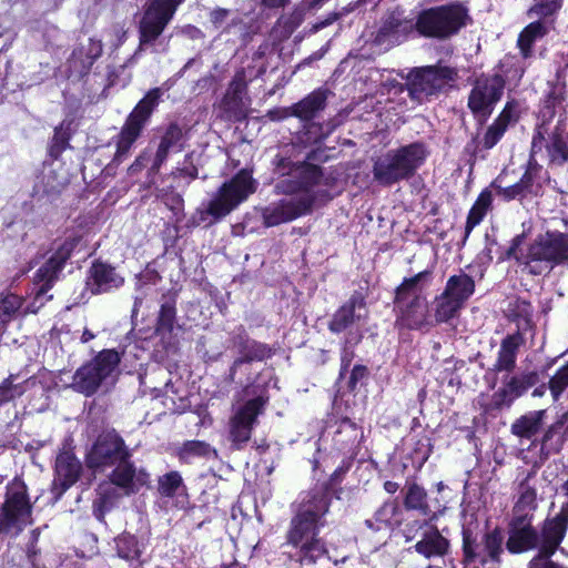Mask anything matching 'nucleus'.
Wrapping results in <instances>:
<instances>
[{
	"label": "nucleus",
	"mask_w": 568,
	"mask_h": 568,
	"mask_svg": "<svg viewBox=\"0 0 568 568\" xmlns=\"http://www.w3.org/2000/svg\"><path fill=\"white\" fill-rule=\"evenodd\" d=\"M333 498L320 485L300 494L282 544L283 556L291 565L311 568L328 556L327 544L320 534Z\"/></svg>",
	"instance_id": "1"
},
{
	"label": "nucleus",
	"mask_w": 568,
	"mask_h": 568,
	"mask_svg": "<svg viewBox=\"0 0 568 568\" xmlns=\"http://www.w3.org/2000/svg\"><path fill=\"white\" fill-rule=\"evenodd\" d=\"M276 176L273 192L282 195L261 207V216L266 227L277 226L308 213L314 204L313 189L323 176L318 165L293 162L290 156L278 153L272 161Z\"/></svg>",
	"instance_id": "2"
},
{
	"label": "nucleus",
	"mask_w": 568,
	"mask_h": 568,
	"mask_svg": "<svg viewBox=\"0 0 568 568\" xmlns=\"http://www.w3.org/2000/svg\"><path fill=\"white\" fill-rule=\"evenodd\" d=\"M531 516H511L507 524L505 548L510 555L536 554L564 541L568 531V501L555 516H547L538 526Z\"/></svg>",
	"instance_id": "3"
},
{
	"label": "nucleus",
	"mask_w": 568,
	"mask_h": 568,
	"mask_svg": "<svg viewBox=\"0 0 568 568\" xmlns=\"http://www.w3.org/2000/svg\"><path fill=\"white\" fill-rule=\"evenodd\" d=\"M510 321L516 322L517 329L507 334L500 342L496 361L490 372L496 374L506 373L503 377V388L508 392L513 399L521 397L525 392L518 375H510L517 366V357L520 348L526 344L525 334L534 328L531 320V304L518 300L516 310L511 311Z\"/></svg>",
	"instance_id": "4"
},
{
	"label": "nucleus",
	"mask_w": 568,
	"mask_h": 568,
	"mask_svg": "<svg viewBox=\"0 0 568 568\" xmlns=\"http://www.w3.org/2000/svg\"><path fill=\"white\" fill-rule=\"evenodd\" d=\"M428 154L427 145L420 141L388 150L373 160V179L382 186L409 180L424 164Z\"/></svg>",
	"instance_id": "5"
},
{
	"label": "nucleus",
	"mask_w": 568,
	"mask_h": 568,
	"mask_svg": "<svg viewBox=\"0 0 568 568\" xmlns=\"http://www.w3.org/2000/svg\"><path fill=\"white\" fill-rule=\"evenodd\" d=\"M439 514L430 518L414 519L407 521L403 528V537L406 542L416 539L408 549L415 551L427 560L444 559L452 552L450 539L445 535L448 528L439 529L436 525Z\"/></svg>",
	"instance_id": "6"
},
{
	"label": "nucleus",
	"mask_w": 568,
	"mask_h": 568,
	"mask_svg": "<svg viewBox=\"0 0 568 568\" xmlns=\"http://www.w3.org/2000/svg\"><path fill=\"white\" fill-rule=\"evenodd\" d=\"M33 503L28 486L20 476H16L6 486L4 500L0 507V535L21 534L33 523Z\"/></svg>",
	"instance_id": "7"
},
{
	"label": "nucleus",
	"mask_w": 568,
	"mask_h": 568,
	"mask_svg": "<svg viewBox=\"0 0 568 568\" xmlns=\"http://www.w3.org/2000/svg\"><path fill=\"white\" fill-rule=\"evenodd\" d=\"M120 363L121 354L115 348H104L74 372L70 386L74 392L91 397L98 393Z\"/></svg>",
	"instance_id": "8"
},
{
	"label": "nucleus",
	"mask_w": 568,
	"mask_h": 568,
	"mask_svg": "<svg viewBox=\"0 0 568 568\" xmlns=\"http://www.w3.org/2000/svg\"><path fill=\"white\" fill-rule=\"evenodd\" d=\"M505 535L500 526L487 528L481 535L480 545L473 531L462 530V565L467 568L477 560L485 567L488 564L500 565L505 551Z\"/></svg>",
	"instance_id": "9"
},
{
	"label": "nucleus",
	"mask_w": 568,
	"mask_h": 568,
	"mask_svg": "<svg viewBox=\"0 0 568 568\" xmlns=\"http://www.w3.org/2000/svg\"><path fill=\"white\" fill-rule=\"evenodd\" d=\"M467 9L450 3L423 10L417 17V32L426 38L446 40L465 26Z\"/></svg>",
	"instance_id": "10"
},
{
	"label": "nucleus",
	"mask_w": 568,
	"mask_h": 568,
	"mask_svg": "<svg viewBox=\"0 0 568 568\" xmlns=\"http://www.w3.org/2000/svg\"><path fill=\"white\" fill-rule=\"evenodd\" d=\"M423 286H396L394 304L398 311L396 323L407 329H422L433 325Z\"/></svg>",
	"instance_id": "11"
},
{
	"label": "nucleus",
	"mask_w": 568,
	"mask_h": 568,
	"mask_svg": "<svg viewBox=\"0 0 568 568\" xmlns=\"http://www.w3.org/2000/svg\"><path fill=\"white\" fill-rule=\"evenodd\" d=\"M455 68L436 64L412 69L406 75V87L412 100L422 103L457 79Z\"/></svg>",
	"instance_id": "12"
},
{
	"label": "nucleus",
	"mask_w": 568,
	"mask_h": 568,
	"mask_svg": "<svg viewBox=\"0 0 568 568\" xmlns=\"http://www.w3.org/2000/svg\"><path fill=\"white\" fill-rule=\"evenodd\" d=\"M161 98L159 88L151 89L129 114L116 141V152L113 162H120L126 156L133 143L140 136L144 124L158 106Z\"/></svg>",
	"instance_id": "13"
},
{
	"label": "nucleus",
	"mask_w": 568,
	"mask_h": 568,
	"mask_svg": "<svg viewBox=\"0 0 568 568\" xmlns=\"http://www.w3.org/2000/svg\"><path fill=\"white\" fill-rule=\"evenodd\" d=\"M255 181L246 170L240 171L231 181L224 183L210 201L206 213L219 220L227 215L250 194L255 192Z\"/></svg>",
	"instance_id": "14"
},
{
	"label": "nucleus",
	"mask_w": 568,
	"mask_h": 568,
	"mask_svg": "<svg viewBox=\"0 0 568 568\" xmlns=\"http://www.w3.org/2000/svg\"><path fill=\"white\" fill-rule=\"evenodd\" d=\"M132 454L122 436L114 429L101 433L85 455V465L91 470H104Z\"/></svg>",
	"instance_id": "15"
},
{
	"label": "nucleus",
	"mask_w": 568,
	"mask_h": 568,
	"mask_svg": "<svg viewBox=\"0 0 568 568\" xmlns=\"http://www.w3.org/2000/svg\"><path fill=\"white\" fill-rule=\"evenodd\" d=\"M182 1L183 0L148 1L143 17L139 22V51L143 50L144 45L154 43L162 34Z\"/></svg>",
	"instance_id": "16"
},
{
	"label": "nucleus",
	"mask_w": 568,
	"mask_h": 568,
	"mask_svg": "<svg viewBox=\"0 0 568 568\" xmlns=\"http://www.w3.org/2000/svg\"><path fill=\"white\" fill-rule=\"evenodd\" d=\"M230 343L237 351L239 356L233 361L229 373L224 376L223 381L229 385L239 384L236 379L237 371L244 364L263 362L274 355V351L268 344L251 338L243 326H240L237 332L232 334Z\"/></svg>",
	"instance_id": "17"
},
{
	"label": "nucleus",
	"mask_w": 568,
	"mask_h": 568,
	"mask_svg": "<svg viewBox=\"0 0 568 568\" xmlns=\"http://www.w3.org/2000/svg\"><path fill=\"white\" fill-rule=\"evenodd\" d=\"M266 399L257 396L246 400L230 418L229 440L232 448L241 450L250 442L257 417L263 413Z\"/></svg>",
	"instance_id": "18"
},
{
	"label": "nucleus",
	"mask_w": 568,
	"mask_h": 568,
	"mask_svg": "<svg viewBox=\"0 0 568 568\" xmlns=\"http://www.w3.org/2000/svg\"><path fill=\"white\" fill-rule=\"evenodd\" d=\"M505 80L499 74H481L474 81L468 97V108L475 115L487 118L500 100Z\"/></svg>",
	"instance_id": "19"
},
{
	"label": "nucleus",
	"mask_w": 568,
	"mask_h": 568,
	"mask_svg": "<svg viewBox=\"0 0 568 568\" xmlns=\"http://www.w3.org/2000/svg\"><path fill=\"white\" fill-rule=\"evenodd\" d=\"M409 440L407 452L400 460L392 464L390 471L394 477L404 476L408 467H412L415 473L420 471L433 453L432 438L425 433L414 435Z\"/></svg>",
	"instance_id": "20"
},
{
	"label": "nucleus",
	"mask_w": 568,
	"mask_h": 568,
	"mask_svg": "<svg viewBox=\"0 0 568 568\" xmlns=\"http://www.w3.org/2000/svg\"><path fill=\"white\" fill-rule=\"evenodd\" d=\"M366 308V296L355 291L332 315L327 327L333 334H341L357 323L362 315L361 310Z\"/></svg>",
	"instance_id": "21"
},
{
	"label": "nucleus",
	"mask_w": 568,
	"mask_h": 568,
	"mask_svg": "<svg viewBox=\"0 0 568 568\" xmlns=\"http://www.w3.org/2000/svg\"><path fill=\"white\" fill-rule=\"evenodd\" d=\"M414 30L417 31V19L408 18L403 10L396 9L383 19L376 34V42L398 43Z\"/></svg>",
	"instance_id": "22"
},
{
	"label": "nucleus",
	"mask_w": 568,
	"mask_h": 568,
	"mask_svg": "<svg viewBox=\"0 0 568 568\" xmlns=\"http://www.w3.org/2000/svg\"><path fill=\"white\" fill-rule=\"evenodd\" d=\"M475 286H446L435 300V322L446 323L454 318L465 301L474 293Z\"/></svg>",
	"instance_id": "23"
},
{
	"label": "nucleus",
	"mask_w": 568,
	"mask_h": 568,
	"mask_svg": "<svg viewBox=\"0 0 568 568\" xmlns=\"http://www.w3.org/2000/svg\"><path fill=\"white\" fill-rule=\"evenodd\" d=\"M54 471L61 493L72 487L82 474V464L74 454L71 443L65 440L57 458Z\"/></svg>",
	"instance_id": "24"
},
{
	"label": "nucleus",
	"mask_w": 568,
	"mask_h": 568,
	"mask_svg": "<svg viewBox=\"0 0 568 568\" xmlns=\"http://www.w3.org/2000/svg\"><path fill=\"white\" fill-rule=\"evenodd\" d=\"M77 239L65 240L59 248L37 270L34 275L36 284H51L60 281L65 262L70 258L78 244Z\"/></svg>",
	"instance_id": "25"
},
{
	"label": "nucleus",
	"mask_w": 568,
	"mask_h": 568,
	"mask_svg": "<svg viewBox=\"0 0 568 568\" xmlns=\"http://www.w3.org/2000/svg\"><path fill=\"white\" fill-rule=\"evenodd\" d=\"M112 471L108 475V481L112 486L123 491V495L130 496L138 493L136 481L142 486L146 483L149 474L144 470L136 473V467L131 458L116 463Z\"/></svg>",
	"instance_id": "26"
},
{
	"label": "nucleus",
	"mask_w": 568,
	"mask_h": 568,
	"mask_svg": "<svg viewBox=\"0 0 568 568\" xmlns=\"http://www.w3.org/2000/svg\"><path fill=\"white\" fill-rule=\"evenodd\" d=\"M531 255L546 257L551 263H568V234L546 233L531 244Z\"/></svg>",
	"instance_id": "27"
},
{
	"label": "nucleus",
	"mask_w": 568,
	"mask_h": 568,
	"mask_svg": "<svg viewBox=\"0 0 568 568\" xmlns=\"http://www.w3.org/2000/svg\"><path fill=\"white\" fill-rule=\"evenodd\" d=\"M102 51L101 40L90 38L85 42L79 43L68 60L69 72L80 78L88 74Z\"/></svg>",
	"instance_id": "28"
},
{
	"label": "nucleus",
	"mask_w": 568,
	"mask_h": 568,
	"mask_svg": "<svg viewBox=\"0 0 568 568\" xmlns=\"http://www.w3.org/2000/svg\"><path fill=\"white\" fill-rule=\"evenodd\" d=\"M363 438V428L351 418L344 417L337 422L333 444L343 454H348L353 458L358 453Z\"/></svg>",
	"instance_id": "29"
},
{
	"label": "nucleus",
	"mask_w": 568,
	"mask_h": 568,
	"mask_svg": "<svg viewBox=\"0 0 568 568\" xmlns=\"http://www.w3.org/2000/svg\"><path fill=\"white\" fill-rule=\"evenodd\" d=\"M403 506L407 511H417L423 518H430L434 514L443 515V510H432L427 490L416 481L415 476L406 478Z\"/></svg>",
	"instance_id": "30"
},
{
	"label": "nucleus",
	"mask_w": 568,
	"mask_h": 568,
	"mask_svg": "<svg viewBox=\"0 0 568 568\" xmlns=\"http://www.w3.org/2000/svg\"><path fill=\"white\" fill-rule=\"evenodd\" d=\"M97 496L92 501V513L100 523H105V515L116 507L123 496L118 488L106 481H102L95 488Z\"/></svg>",
	"instance_id": "31"
},
{
	"label": "nucleus",
	"mask_w": 568,
	"mask_h": 568,
	"mask_svg": "<svg viewBox=\"0 0 568 568\" xmlns=\"http://www.w3.org/2000/svg\"><path fill=\"white\" fill-rule=\"evenodd\" d=\"M546 416V409L527 412L513 422L510 433L520 439L530 440L542 429Z\"/></svg>",
	"instance_id": "32"
},
{
	"label": "nucleus",
	"mask_w": 568,
	"mask_h": 568,
	"mask_svg": "<svg viewBox=\"0 0 568 568\" xmlns=\"http://www.w3.org/2000/svg\"><path fill=\"white\" fill-rule=\"evenodd\" d=\"M329 91L317 89L306 95L304 99L293 104V114L301 121H311L326 106Z\"/></svg>",
	"instance_id": "33"
},
{
	"label": "nucleus",
	"mask_w": 568,
	"mask_h": 568,
	"mask_svg": "<svg viewBox=\"0 0 568 568\" xmlns=\"http://www.w3.org/2000/svg\"><path fill=\"white\" fill-rule=\"evenodd\" d=\"M176 457L181 464H191L194 459H216L217 450L205 440L191 439L178 447Z\"/></svg>",
	"instance_id": "34"
},
{
	"label": "nucleus",
	"mask_w": 568,
	"mask_h": 568,
	"mask_svg": "<svg viewBox=\"0 0 568 568\" xmlns=\"http://www.w3.org/2000/svg\"><path fill=\"white\" fill-rule=\"evenodd\" d=\"M546 150L551 162L562 164L568 161V132L559 123L551 126Z\"/></svg>",
	"instance_id": "35"
},
{
	"label": "nucleus",
	"mask_w": 568,
	"mask_h": 568,
	"mask_svg": "<svg viewBox=\"0 0 568 568\" xmlns=\"http://www.w3.org/2000/svg\"><path fill=\"white\" fill-rule=\"evenodd\" d=\"M183 131L176 123H171L161 139L155 153L153 169L158 170L166 160L170 149L179 144L183 139Z\"/></svg>",
	"instance_id": "36"
},
{
	"label": "nucleus",
	"mask_w": 568,
	"mask_h": 568,
	"mask_svg": "<svg viewBox=\"0 0 568 568\" xmlns=\"http://www.w3.org/2000/svg\"><path fill=\"white\" fill-rule=\"evenodd\" d=\"M316 6H310L307 0L297 6L291 13L282 16L277 20V27L281 30L283 38H288L305 20L307 9H313Z\"/></svg>",
	"instance_id": "37"
},
{
	"label": "nucleus",
	"mask_w": 568,
	"mask_h": 568,
	"mask_svg": "<svg viewBox=\"0 0 568 568\" xmlns=\"http://www.w3.org/2000/svg\"><path fill=\"white\" fill-rule=\"evenodd\" d=\"M176 321V310L174 301H166L161 305L156 324H155V335L160 336L162 339L165 337H170L175 325Z\"/></svg>",
	"instance_id": "38"
},
{
	"label": "nucleus",
	"mask_w": 568,
	"mask_h": 568,
	"mask_svg": "<svg viewBox=\"0 0 568 568\" xmlns=\"http://www.w3.org/2000/svg\"><path fill=\"white\" fill-rule=\"evenodd\" d=\"M521 488L523 490L514 504L511 516H531V518H535V511L538 507L537 491L529 485L521 484Z\"/></svg>",
	"instance_id": "39"
},
{
	"label": "nucleus",
	"mask_w": 568,
	"mask_h": 568,
	"mask_svg": "<svg viewBox=\"0 0 568 568\" xmlns=\"http://www.w3.org/2000/svg\"><path fill=\"white\" fill-rule=\"evenodd\" d=\"M115 547L118 556L128 561L138 560L142 555L138 537L128 531L115 538Z\"/></svg>",
	"instance_id": "40"
},
{
	"label": "nucleus",
	"mask_w": 568,
	"mask_h": 568,
	"mask_svg": "<svg viewBox=\"0 0 568 568\" xmlns=\"http://www.w3.org/2000/svg\"><path fill=\"white\" fill-rule=\"evenodd\" d=\"M547 33V27L541 20L529 23L519 34L518 47L525 58L530 57L534 42Z\"/></svg>",
	"instance_id": "41"
},
{
	"label": "nucleus",
	"mask_w": 568,
	"mask_h": 568,
	"mask_svg": "<svg viewBox=\"0 0 568 568\" xmlns=\"http://www.w3.org/2000/svg\"><path fill=\"white\" fill-rule=\"evenodd\" d=\"M567 415H562L555 423L549 425L542 433L539 440L540 444V456L547 459L550 454H558L560 450H555L556 439L555 436H560V430L566 424Z\"/></svg>",
	"instance_id": "42"
},
{
	"label": "nucleus",
	"mask_w": 568,
	"mask_h": 568,
	"mask_svg": "<svg viewBox=\"0 0 568 568\" xmlns=\"http://www.w3.org/2000/svg\"><path fill=\"white\" fill-rule=\"evenodd\" d=\"M352 466V458L342 460L341 465L331 474V476L323 483L318 484L322 488H326L334 498L341 499L343 493L342 483L345 475Z\"/></svg>",
	"instance_id": "43"
},
{
	"label": "nucleus",
	"mask_w": 568,
	"mask_h": 568,
	"mask_svg": "<svg viewBox=\"0 0 568 568\" xmlns=\"http://www.w3.org/2000/svg\"><path fill=\"white\" fill-rule=\"evenodd\" d=\"M491 199H493L491 192L488 190H484L479 194L477 201L470 209L468 217H467L466 227H465L466 236H468V234L471 232V230L477 224L480 223V221L483 220V217L486 214L487 209L489 207V205L491 203Z\"/></svg>",
	"instance_id": "44"
},
{
	"label": "nucleus",
	"mask_w": 568,
	"mask_h": 568,
	"mask_svg": "<svg viewBox=\"0 0 568 568\" xmlns=\"http://www.w3.org/2000/svg\"><path fill=\"white\" fill-rule=\"evenodd\" d=\"M514 403L515 399L501 386L493 393L487 403L481 405V409L485 415L496 417L504 409H509Z\"/></svg>",
	"instance_id": "45"
},
{
	"label": "nucleus",
	"mask_w": 568,
	"mask_h": 568,
	"mask_svg": "<svg viewBox=\"0 0 568 568\" xmlns=\"http://www.w3.org/2000/svg\"><path fill=\"white\" fill-rule=\"evenodd\" d=\"M180 488H185V485L178 470H171L158 478V493L161 497L173 498Z\"/></svg>",
	"instance_id": "46"
},
{
	"label": "nucleus",
	"mask_w": 568,
	"mask_h": 568,
	"mask_svg": "<svg viewBox=\"0 0 568 568\" xmlns=\"http://www.w3.org/2000/svg\"><path fill=\"white\" fill-rule=\"evenodd\" d=\"M221 109L229 120L240 121L246 115L245 98L225 93L221 101Z\"/></svg>",
	"instance_id": "47"
},
{
	"label": "nucleus",
	"mask_w": 568,
	"mask_h": 568,
	"mask_svg": "<svg viewBox=\"0 0 568 568\" xmlns=\"http://www.w3.org/2000/svg\"><path fill=\"white\" fill-rule=\"evenodd\" d=\"M562 541L550 546L548 549L536 554L527 564V568H568L557 561H554L552 556L561 549Z\"/></svg>",
	"instance_id": "48"
},
{
	"label": "nucleus",
	"mask_w": 568,
	"mask_h": 568,
	"mask_svg": "<svg viewBox=\"0 0 568 568\" xmlns=\"http://www.w3.org/2000/svg\"><path fill=\"white\" fill-rule=\"evenodd\" d=\"M70 136V123L63 121L59 126L55 128L49 148V153L53 159H58L61 153L69 146Z\"/></svg>",
	"instance_id": "49"
},
{
	"label": "nucleus",
	"mask_w": 568,
	"mask_h": 568,
	"mask_svg": "<svg viewBox=\"0 0 568 568\" xmlns=\"http://www.w3.org/2000/svg\"><path fill=\"white\" fill-rule=\"evenodd\" d=\"M16 375L10 374L0 384V406L21 397L26 389L23 384H14Z\"/></svg>",
	"instance_id": "50"
},
{
	"label": "nucleus",
	"mask_w": 568,
	"mask_h": 568,
	"mask_svg": "<svg viewBox=\"0 0 568 568\" xmlns=\"http://www.w3.org/2000/svg\"><path fill=\"white\" fill-rule=\"evenodd\" d=\"M548 388L552 399L557 402L568 388V362L559 367L548 382Z\"/></svg>",
	"instance_id": "51"
},
{
	"label": "nucleus",
	"mask_w": 568,
	"mask_h": 568,
	"mask_svg": "<svg viewBox=\"0 0 568 568\" xmlns=\"http://www.w3.org/2000/svg\"><path fill=\"white\" fill-rule=\"evenodd\" d=\"M346 12L347 11L345 9H343L342 11H333V12L327 13L325 18L320 19L318 21L313 23L310 27L307 33L314 34L321 30L331 28L332 33L336 34L342 29V26L338 21L343 16H345Z\"/></svg>",
	"instance_id": "52"
},
{
	"label": "nucleus",
	"mask_w": 568,
	"mask_h": 568,
	"mask_svg": "<svg viewBox=\"0 0 568 568\" xmlns=\"http://www.w3.org/2000/svg\"><path fill=\"white\" fill-rule=\"evenodd\" d=\"M94 284H109L118 281L114 267L102 262H95L90 270Z\"/></svg>",
	"instance_id": "53"
},
{
	"label": "nucleus",
	"mask_w": 568,
	"mask_h": 568,
	"mask_svg": "<svg viewBox=\"0 0 568 568\" xmlns=\"http://www.w3.org/2000/svg\"><path fill=\"white\" fill-rule=\"evenodd\" d=\"M552 268V263L550 260H547L542 256H532L531 255V246L529 247L528 261L525 263L521 268L523 273L541 275L548 274Z\"/></svg>",
	"instance_id": "54"
},
{
	"label": "nucleus",
	"mask_w": 568,
	"mask_h": 568,
	"mask_svg": "<svg viewBox=\"0 0 568 568\" xmlns=\"http://www.w3.org/2000/svg\"><path fill=\"white\" fill-rule=\"evenodd\" d=\"M22 306V298L17 294H6L0 297V314L8 324Z\"/></svg>",
	"instance_id": "55"
},
{
	"label": "nucleus",
	"mask_w": 568,
	"mask_h": 568,
	"mask_svg": "<svg viewBox=\"0 0 568 568\" xmlns=\"http://www.w3.org/2000/svg\"><path fill=\"white\" fill-rule=\"evenodd\" d=\"M560 7L561 0H539L528 10L527 14L530 19L537 17L538 20H541L556 13Z\"/></svg>",
	"instance_id": "56"
},
{
	"label": "nucleus",
	"mask_w": 568,
	"mask_h": 568,
	"mask_svg": "<svg viewBox=\"0 0 568 568\" xmlns=\"http://www.w3.org/2000/svg\"><path fill=\"white\" fill-rule=\"evenodd\" d=\"M551 126L550 123H542L538 126L531 141V156L537 154L550 141Z\"/></svg>",
	"instance_id": "57"
},
{
	"label": "nucleus",
	"mask_w": 568,
	"mask_h": 568,
	"mask_svg": "<svg viewBox=\"0 0 568 568\" xmlns=\"http://www.w3.org/2000/svg\"><path fill=\"white\" fill-rule=\"evenodd\" d=\"M398 506L396 503H384L374 514V519L385 527L392 526V519L396 515Z\"/></svg>",
	"instance_id": "58"
},
{
	"label": "nucleus",
	"mask_w": 568,
	"mask_h": 568,
	"mask_svg": "<svg viewBox=\"0 0 568 568\" xmlns=\"http://www.w3.org/2000/svg\"><path fill=\"white\" fill-rule=\"evenodd\" d=\"M247 82L244 69H240L235 72L232 81L229 84L226 93L244 97L246 94Z\"/></svg>",
	"instance_id": "59"
},
{
	"label": "nucleus",
	"mask_w": 568,
	"mask_h": 568,
	"mask_svg": "<svg viewBox=\"0 0 568 568\" xmlns=\"http://www.w3.org/2000/svg\"><path fill=\"white\" fill-rule=\"evenodd\" d=\"M369 376V371L367 366L363 364H356L351 371L348 381H347V389L349 392H355L358 387V384L364 379H367Z\"/></svg>",
	"instance_id": "60"
},
{
	"label": "nucleus",
	"mask_w": 568,
	"mask_h": 568,
	"mask_svg": "<svg viewBox=\"0 0 568 568\" xmlns=\"http://www.w3.org/2000/svg\"><path fill=\"white\" fill-rule=\"evenodd\" d=\"M505 132V125L498 124L496 122L488 126L484 136L485 149H491L494 145H496Z\"/></svg>",
	"instance_id": "61"
},
{
	"label": "nucleus",
	"mask_w": 568,
	"mask_h": 568,
	"mask_svg": "<svg viewBox=\"0 0 568 568\" xmlns=\"http://www.w3.org/2000/svg\"><path fill=\"white\" fill-rule=\"evenodd\" d=\"M349 343L351 342L346 339L341 351L339 377H343L348 372L351 364L355 357V352L349 346Z\"/></svg>",
	"instance_id": "62"
},
{
	"label": "nucleus",
	"mask_w": 568,
	"mask_h": 568,
	"mask_svg": "<svg viewBox=\"0 0 568 568\" xmlns=\"http://www.w3.org/2000/svg\"><path fill=\"white\" fill-rule=\"evenodd\" d=\"M517 119L516 104L514 102H508L495 122L505 125V129L507 130L508 125L515 123Z\"/></svg>",
	"instance_id": "63"
},
{
	"label": "nucleus",
	"mask_w": 568,
	"mask_h": 568,
	"mask_svg": "<svg viewBox=\"0 0 568 568\" xmlns=\"http://www.w3.org/2000/svg\"><path fill=\"white\" fill-rule=\"evenodd\" d=\"M174 175L190 178L192 180L197 178V168L192 161V154L186 155L183 165L176 169Z\"/></svg>",
	"instance_id": "64"
}]
</instances>
